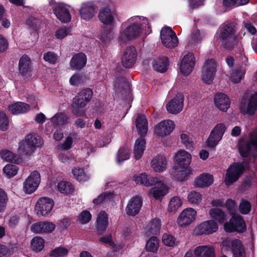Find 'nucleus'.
Segmentation results:
<instances>
[{
  "label": "nucleus",
  "mask_w": 257,
  "mask_h": 257,
  "mask_svg": "<svg viewBox=\"0 0 257 257\" xmlns=\"http://www.w3.org/2000/svg\"><path fill=\"white\" fill-rule=\"evenodd\" d=\"M133 180L138 184L147 187L155 185L151 189L150 194L156 200H161L168 193L166 186L157 177H153L146 173H142L140 176H134Z\"/></svg>",
  "instance_id": "nucleus-1"
},
{
  "label": "nucleus",
  "mask_w": 257,
  "mask_h": 257,
  "mask_svg": "<svg viewBox=\"0 0 257 257\" xmlns=\"http://www.w3.org/2000/svg\"><path fill=\"white\" fill-rule=\"evenodd\" d=\"M136 126L140 138L135 143L134 154L137 160H140L146 149V140L144 137L148 131V120L144 114H139L136 119Z\"/></svg>",
  "instance_id": "nucleus-2"
},
{
  "label": "nucleus",
  "mask_w": 257,
  "mask_h": 257,
  "mask_svg": "<svg viewBox=\"0 0 257 257\" xmlns=\"http://www.w3.org/2000/svg\"><path fill=\"white\" fill-rule=\"evenodd\" d=\"M237 29L233 23L223 24L220 28L219 38L223 47L232 50L239 42V37L236 34Z\"/></svg>",
  "instance_id": "nucleus-3"
},
{
  "label": "nucleus",
  "mask_w": 257,
  "mask_h": 257,
  "mask_svg": "<svg viewBox=\"0 0 257 257\" xmlns=\"http://www.w3.org/2000/svg\"><path fill=\"white\" fill-rule=\"evenodd\" d=\"M93 93L91 89H83L73 99L71 104L72 112L77 116H82L85 114L84 108L91 100Z\"/></svg>",
  "instance_id": "nucleus-4"
},
{
  "label": "nucleus",
  "mask_w": 257,
  "mask_h": 257,
  "mask_svg": "<svg viewBox=\"0 0 257 257\" xmlns=\"http://www.w3.org/2000/svg\"><path fill=\"white\" fill-rule=\"evenodd\" d=\"M43 145V140L40 136L30 133L26 136L24 141L20 143L19 150L22 154L30 156Z\"/></svg>",
  "instance_id": "nucleus-5"
},
{
  "label": "nucleus",
  "mask_w": 257,
  "mask_h": 257,
  "mask_svg": "<svg viewBox=\"0 0 257 257\" xmlns=\"http://www.w3.org/2000/svg\"><path fill=\"white\" fill-rule=\"evenodd\" d=\"M245 170L243 163L233 162L229 165L226 171L224 183L229 186L237 181Z\"/></svg>",
  "instance_id": "nucleus-6"
},
{
  "label": "nucleus",
  "mask_w": 257,
  "mask_h": 257,
  "mask_svg": "<svg viewBox=\"0 0 257 257\" xmlns=\"http://www.w3.org/2000/svg\"><path fill=\"white\" fill-rule=\"evenodd\" d=\"M226 131V126L223 123L216 124L210 132L208 138L205 141L204 144L209 149H215L222 140Z\"/></svg>",
  "instance_id": "nucleus-7"
},
{
  "label": "nucleus",
  "mask_w": 257,
  "mask_h": 257,
  "mask_svg": "<svg viewBox=\"0 0 257 257\" xmlns=\"http://www.w3.org/2000/svg\"><path fill=\"white\" fill-rule=\"evenodd\" d=\"M224 229L227 232H237L243 233L246 230V226L243 218L239 215L233 214L229 222H226L224 224Z\"/></svg>",
  "instance_id": "nucleus-8"
},
{
  "label": "nucleus",
  "mask_w": 257,
  "mask_h": 257,
  "mask_svg": "<svg viewBox=\"0 0 257 257\" xmlns=\"http://www.w3.org/2000/svg\"><path fill=\"white\" fill-rule=\"evenodd\" d=\"M142 32L140 23H134L120 32L119 40L120 42L126 43L139 37Z\"/></svg>",
  "instance_id": "nucleus-9"
},
{
  "label": "nucleus",
  "mask_w": 257,
  "mask_h": 257,
  "mask_svg": "<svg viewBox=\"0 0 257 257\" xmlns=\"http://www.w3.org/2000/svg\"><path fill=\"white\" fill-rule=\"evenodd\" d=\"M255 136L256 132H253L250 134L248 141L239 144L238 151L242 157L247 158L250 156L252 146L257 150V138Z\"/></svg>",
  "instance_id": "nucleus-10"
},
{
  "label": "nucleus",
  "mask_w": 257,
  "mask_h": 257,
  "mask_svg": "<svg viewBox=\"0 0 257 257\" xmlns=\"http://www.w3.org/2000/svg\"><path fill=\"white\" fill-rule=\"evenodd\" d=\"M40 175L38 171L33 172L24 182L23 190L27 194H31L38 188L40 183Z\"/></svg>",
  "instance_id": "nucleus-11"
},
{
  "label": "nucleus",
  "mask_w": 257,
  "mask_h": 257,
  "mask_svg": "<svg viewBox=\"0 0 257 257\" xmlns=\"http://www.w3.org/2000/svg\"><path fill=\"white\" fill-rule=\"evenodd\" d=\"M54 205V201L52 199L48 197H42L38 200L35 210L38 215L46 216L51 211Z\"/></svg>",
  "instance_id": "nucleus-12"
},
{
  "label": "nucleus",
  "mask_w": 257,
  "mask_h": 257,
  "mask_svg": "<svg viewBox=\"0 0 257 257\" xmlns=\"http://www.w3.org/2000/svg\"><path fill=\"white\" fill-rule=\"evenodd\" d=\"M56 225L53 222L48 221H38L32 224L31 231L36 234H48L52 232Z\"/></svg>",
  "instance_id": "nucleus-13"
},
{
  "label": "nucleus",
  "mask_w": 257,
  "mask_h": 257,
  "mask_svg": "<svg viewBox=\"0 0 257 257\" xmlns=\"http://www.w3.org/2000/svg\"><path fill=\"white\" fill-rule=\"evenodd\" d=\"M184 96L182 93H178L166 105L167 111L172 114H177L183 108Z\"/></svg>",
  "instance_id": "nucleus-14"
},
{
  "label": "nucleus",
  "mask_w": 257,
  "mask_h": 257,
  "mask_svg": "<svg viewBox=\"0 0 257 257\" xmlns=\"http://www.w3.org/2000/svg\"><path fill=\"white\" fill-rule=\"evenodd\" d=\"M216 71V65L214 59H208L206 61L203 73L202 80L207 84H210L214 78Z\"/></svg>",
  "instance_id": "nucleus-15"
},
{
  "label": "nucleus",
  "mask_w": 257,
  "mask_h": 257,
  "mask_svg": "<svg viewBox=\"0 0 257 257\" xmlns=\"http://www.w3.org/2000/svg\"><path fill=\"white\" fill-rule=\"evenodd\" d=\"M196 216V210L192 208H187L180 214L177 218V223L180 226L185 227L192 223Z\"/></svg>",
  "instance_id": "nucleus-16"
},
{
  "label": "nucleus",
  "mask_w": 257,
  "mask_h": 257,
  "mask_svg": "<svg viewBox=\"0 0 257 257\" xmlns=\"http://www.w3.org/2000/svg\"><path fill=\"white\" fill-rule=\"evenodd\" d=\"M175 123L171 120H164L160 122L155 127L154 131L159 137L169 135L175 128Z\"/></svg>",
  "instance_id": "nucleus-17"
},
{
  "label": "nucleus",
  "mask_w": 257,
  "mask_h": 257,
  "mask_svg": "<svg viewBox=\"0 0 257 257\" xmlns=\"http://www.w3.org/2000/svg\"><path fill=\"white\" fill-rule=\"evenodd\" d=\"M137 57L136 48L133 46L127 47L121 58L122 65L126 68H131L135 63Z\"/></svg>",
  "instance_id": "nucleus-18"
},
{
  "label": "nucleus",
  "mask_w": 257,
  "mask_h": 257,
  "mask_svg": "<svg viewBox=\"0 0 257 257\" xmlns=\"http://www.w3.org/2000/svg\"><path fill=\"white\" fill-rule=\"evenodd\" d=\"M195 63V57L192 53H188L185 55L180 66L181 72L184 76H188L192 71Z\"/></svg>",
  "instance_id": "nucleus-19"
},
{
  "label": "nucleus",
  "mask_w": 257,
  "mask_h": 257,
  "mask_svg": "<svg viewBox=\"0 0 257 257\" xmlns=\"http://www.w3.org/2000/svg\"><path fill=\"white\" fill-rule=\"evenodd\" d=\"M87 61V56L83 52H79L73 55L70 59L69 65L74 70H81L86 65Z\"/></svg>",
  "instance_id": "nucleus-20"
},
{
  "label": "nucleus",
  "mask_w": 257,
  "mask_h": 257,
  "mask_svg": "<svg viewBox=\"0 0 257 257\" xmlns=\"http://www.w3.org/2000/svg\"><path fill=\"white\" fill-rule=\"evenodd\" d=\"M97 6L91 3H83L79 10L80 17L85 21H89L93 18L96 13Z\"/></svg>",
  "instance_id": "nucleus-21"
},
{
  "label": "nucleus",
  "mask_w": 257,
  "mask_h": 257,
  "mask_svg": "<svg viewBox=\"0 0 257 257\" xmlns=\"http://www.w3.org/2000/svg\"><path fill=\"white\" fill-rule=\"evenodd\" d=\"M53 10L57 19L62 23H68L71 21V16L70 12L63 5L57 4Z\"/></svg>",
  "instance_id": "nucleus-22"
},
{
  "label": "nucleus",
  "mask_w": 257,
  "mask_h": 257,
  "mask_svg": "<svg viewBox=\"0 0 257 257\" xmlns=\"http://www.w3.org/2000/svg\"><path fill=\"white\" fill-rule=\"evenodd\" d=\"M218 229V224L213 220L204 221L197 227L198 233L200 234H212L216 232Z\"/></svg>",
  "instance_id": "nucleus-23"
},
{
  "label": "nucleus",
  "mask_w": 257,
  "mask_h": 257,
  "mask_svg": "<svg viewBox=\"0 0 257 257\" xmlns=\"http://www.w3.org/2000/svg\"><path fill=\"white\" fill-rule=\"evenodd\" d=\"M142 200L139 196L133 197L128 202L126 208V214L130 216H135L139 213L142 206Z\"/></svg>",
  "instance_id": "nucleus-24"
},
{
  "label": "nucleus",
  "mask_w": 257,
  "mask_h": 257,
  "mask_svg": "<svg viewBox=\"0 0 257 257\" xmlns=\"http://www.w3.org/2000/svg\"><path fill=\"white\" fill-rule=\"evenodd\" d=\"M214 104L222 111H226L229 108L230 100L228 96L223 93H218L214 96Z\"/></svg>",
  "instance_id": "nucleus-25"
},
{
  "label": "nucleus",
  "mask_w": 257,
  "mask_h": 257,
  "mask_svg": "<svg viewBox=\"0 0 257 257\" xmlns=\"http://www.w3.org/2000/svg\"><path fill=\"white\" fill-rule=\"evenodd\" d=\"M32 61L27 55L24 54L20 58L19 62V71L21 75L24 77L27 76L31 72Z\"/></svg>",
  "instance_id": "nucleus-26"
},
{
  "label": "nucleus",
  "mask_w": 257,
  "mask_h": 257,
  "mask_svg": "<svg viewBox=\"0 0 257 257\" xmlns=\"http://www.w3.org/2000/svg\"><path fill=\"white\" fill-rule=\"evenodd\" d=\"M175 160L180 169H187L191 161V155L184 150L180 151L175 156Z\"/></svg>",
  "instance_id": "nucleus-27"
},
{
  "label": "nucleus",
  "mask_w": 257,
  "mask_h": 257,
  "mask_svg": "<svg viewBox=\"0 0 257 257\" xmlns=\"http://www.w3.org/2000/svg\"><path fill=\"white\" fill-rule=\"evenodd\" d=\"M108 225V221L107 213L104 211H100L96 220V229L97 234H103L105 231Z\"/></svg>",
  "instance_id": "nucleus-28"
},
{
  "label": "nucleus",
  "mask_w": 257,
  "mask_h": 257,
  "mask_svg": "<svg viewBox=\"0 0 257 257\" xmlns=\"http://www.w3.org/2000/svg\"><path fill=\"white\" fill-rule=\"evenodd\" d=\"M167 164L166 158L162 155H157L151 161V166L156 172L164 171L166 169Z\"/></svg>",
  "instance_id": "nucleus-29"
},
{
  "label": "nucleus",
  "mask_w": 257,
  "mask_h": 257,
  "mask_svg": "<svg viewBox=\"0 0 257 257\" xmlns=\"http://www.w3.org/2000/svg\"><path fill=\"white\" fill-rule=\"evenodd\" d=\"M169 60L167 57H158L154 60L153 67L154 70L160 73H164L168 70Z\"/></svg>",
  "instance_id": "nucleus-30"
},
{
  "label": "nucleus",
  "mask_w": 257,
  "mask_h": 257,
  "mask_svg": "<svg viewBox=\"0 0 257 257\" xmlns=\"http://www.w3.org/2000/svg\"><path fill=\"white\" fill-rule=\"evenodd\" d=\"M9 110L13 114L25 113L30 109L29 104L23 102H17L9 106Z\"/></svg>",
  "instance_id": "nucleus-31"
},
{
  "label": "nucleus",
  "mask_w": 257,
  "mask_h": 257,
  "mask_svg": "<svg viewBox=\"0 0 257 257\" xmlns=\"http://www.w3.org/2000/svg\"><path fill=\"white\" fill-rule=\"evenodd\" d=\"M98 19L105 25L111 24L114 21V17L110 9L106 7L101 9L98 14Z\"/></svg>",
  "instance_id": "nucleus-32"
},
{
  "label": "nucleus",
  "mask_w": 257,
  "mask_h": 257,
  "mask_svg": "<svg viewBox=\"0 0 257 257\" xmlns=\"http://www.w3.org/2000/svg\"><path fill=\"white\" fill-rule=\"evenodd\" d=\"M213 183L212 175L207 173H203L197 177L194 183L196 187L203 188L211 185Z\"/></svg>",
  "instance_id": "nucleus-33"
},
{
  "label": "nucleus",
  "mask_w": 257,
  "mask_h": 257,
  "mask_svg": "<svg viewBox=\"0 0 257 257\" xmlns=\"http://www.w3.org/2000/svg\"><path fill=\"white\" fill-rule=\"evenodd\" d=\"M231 246L233 257H245L244 247L239 239L232 240Z\"/></svg>",
  "instance_id": "nucleus-34"
},
{
  "label": "nucleus",
  "mask_w": 257,
  "mask_h": 257,
  "mask_svg": "<svg viewBox=\"0 0 257 257\" xmlns=\"http://www.w3.org/2000/svg\"><path fill=\"white\" fill-rule=\"evenodd\" d=\"M209 215L215 222H217L220 224L225 223L227 218L224 211L221 209L215 207L211 208L209 210Z\"/></svg>",
  "instance_id": "nucleus-35"
},
{
  "label": "nucleus",
  "mask_w": 257,
  "mask_h": 257,
  "mask_svg": "<svg viewBox=\"0 0 257 257\" xmlns=\"http://www.w3.org/2000/svg\"><path fill=\"white\" fill-rule=\"evenodd\" d=\"M194 254L197 256L215 257L214 248L207 246H199L196 247Z\"/></svg>",
  "instance_id": "nucleus-36"
},
{
  "label": "nucleus",
  "mask_w": 257,
  "mask_h": 257,
  "mask_svg": "<svg viewBox=\"0 0 257 257\" xmlns=\"http://www.w3.org/2000/svg\"><path fill=\"white\" fill-rule=\"evenodd\" d=\"M171 175L174 180L179 182L187 180L188 177L186 169H180L176 165L173 166Z\"/></svg>",
  "instance_id": "nucleus-37"
},
{
  "label": "nucleus",
  "mask_w": 257,
  "mask_h": 257,
  "mask_svg": "<svg viewBox=\"0 0 257 257\" xmlns=\"http://www.w3.org/2000/svg\"><path fill=\"white\" fill-rule=\"evenodd\" d=\"M72 173L75 178L79 182L87 181L90 178L89 175L83 168H74L72 169Z\"/></svg>",
  "instance_id": "nucleus-38"
},
{
  "label": "nucleus",
  "mask_w": 257,
  "mask_h": 257,
  "mask_svg": "<svg viewBox=\"0 0 257 257\" xmlns=\"http://www.w3.org/2000/svg\"><path fill=\"white\" fill-rule=\"evenodd\" d=\"M69 118L63 112L56 113L51 118V121L55 126L62 125L68 123Z\"/></svg>",
  "instance_id": "nucleus-39"
},
{
  "label": "nucleus",
  "mask_w": 257,
  "mask_h": 257,
  "mask_svg": "<svg viewBox=\"0 0 257 257\" xmlns=\"http://www.w3.org/2000/svg\"><path fill=\"white\" fill-rule=\"evenodd\" d=\"M0 156L4 160L7 162L15 164H19L20 162L19 157L17 155L7 150H2L0 152Z\"/></svg>",
  "instance_id": "nucleus-40"
},
{
  "label": "nucleus",
  "mask_w": 257,
  "mask_h": 257,
  "mask_svg": "<svg viewBox=\"0 0 257 257\" xmlns=\"http://www.w3.org/2000/svg\"><path fill=\"white\" fill-rule=\"evenodd\" d=\"M87 77L84 72H80L74 74L69 79L71 85L78 86L83 84L86 80Z\"/></svg>",
  "instance_id": "nucleus-41"
},
{
  "label": "nucleus",
  "mask_w": 257,
  "mask_h": 257,
  "mask_svg": "<svg viewBox=\"0 0 257 257\" xmlns=\"http://www.w3.org/2000/svg\"><path fill=\"white\" fill-rule=\"evenodd\" d=\"M57 187L58 191L64 194H70L74 191V187L69 182L61 181L58 183Z\"/></svg>",
  "instance_id": "nucleus-42"
},
{
  "label": "nucleus",
  "mask_w": 257,
  "mask_h": 257,
  "mask_svg": "<svg viewBox=\"0 0 257 257\" xmlns=\"http://www.w3.org/2000/svg\"><path fill=\"white\" fill-rule=\"evenodd\" d=\"M159 240L156 236H152L147 241L145 248L147 251L156 252L158 249Z\"/></svg>",
  "instance_id": "nucleus-43"
},
{
  "label": "nucleus",
  "mask_w": 257,
  "mask_h": 257,
  "mask_svg": "<svg viewBox=\"0 0 257 257\" xmlns=\"http://www.w3.org/2000/svg\"><path fill=\"white\" fill-rule=\"evenodd\" d=\"M45 240L40 236H35L31 240L32 249L36 252L41 251L44 247Z\"/></svg>",
  "instance_id": "nucleus-44"
},
{
  "label": "nucleus",
  "mask_w": 257,
  "mask_h": 257,
  "mask_svg": "<svg viewBox=\"0 0 257 257\" xmlns=\"http://www.w3.org/2000/svg\"><path fill=\"white\" fill-rule=\"evenodd\" d=\"M257 108V92L251 95L247 106V113L253 115Z\"/></svg>",
  "instance_id": "nucleus-45"
},
{
  "label": "nucleus",
  "mask_w": 257,
  "mask_h": 257,
  "mask_svg": "<svg viewBox=\"0 0 257 257\" xmlns=\"http://www.w3.org/2000/svg\"><path fill=\"white\" fill-rule=\"evenodd\" d=\"M149 232L153 235H157L161 228V220L159 218L152 219L148 224Z\"/></svg>",
  "instance_id": "nucleus-46"
},
{
  "label": "nucleus",
  "mask_w": 257,
  "mask_h": 257,
  "mask_svg": "<svg viewBox=\"0 0 257 257\" xmlns=\"http://www.w3.org/2000/svg\"><path fill=\"white\" fill-rule=\"evenodd\" d=\"M129 158L130 153L126 148L124 147L120 148L117 153L116 159L117 163L120 165L123 162Z\"/></svg>",
  "instance_id": "nucleus-47"
},
{
  "label": "nucleus",
  "mask_w": 257,
  "mask_h": 257,
  "mask_svg": "<svg viewBox=\"0 0 257 257\" xmlns=\"http://www.w3.org/2000/svg\"><path fill=\"white\" fill-rule=\"evenodd\" d=\"M113 197V194L109 192H104L101 193L96 198L93 200V203L99 205L105 201L110 200Z\"/></svg>",
  "instance_id": "nucleus-48"
},
{
  "label": "nucleus",
  "mask_w": 257,
  "mask_h": 257,
  "mask_svg": "<svg viewBox=\"0 0 257 257\" xmlns=\"http://www.w3.org/2000/svg\"><path fill=\"white\" fill-rule=\"evenodd\" d=\"M162 240L163 244L166 246L172 247L178 245L176 238L169 233H164Z\"/></svg>",
  "instance_id": "nucleus-49"
},
{
  "label": "nucleus",
  "mask_w": 257,
  "mask_h": 257,
  "mask_svg": "<svg viewBox=\"0 0 257 257\" xmlns=\"http://www.w3.org/2000/svg\"><path fill=\"white\" fill-rule=\"evenodd\" d=\"M68 250L64 247L59 246L53 249L49 253L51 257H63L68 253Z\"/></svg>",
  "instance_id": "nucleus-50"
},
{
  "label": "nucleus",
  "mask_w": 257,
  "mask_h": 257,
  "mask_svg": "<svg viewBox=\"0 0 257 257\" xmlns=\"http://www.w3.org/2000/svg\"><path fill=\"white\" fill-rule=\"evenodd\" d=\"M244 74V72H243L241 67H238L233 70L231 73V79L232 82L235 83H239Z\"/></svg>",
  "instance_id": "nucleus-51"
},
{
  "label": "nucleus",
  "mask_w": 257,
  "mask_h": 257,
  "mask_svg": "<svg viewBox=\"0 0 257 257\" xmlns=\"http://www.w3.org/2000/svg\"><path fill=\"white\" fill-rule=\"evenodd\" d=\"M182 204L181 199L177 196L172 198L169 204L168 210L170 211H176Z\"/></svg>",
  "instance_id": "nucleus-52"
},
{
  "label": "nucleus",
  "mask_w": 257,
  "mask_h": 257,
  "mask_svg": "<svg viewBox=\"0 0 257 257\" xmlns=\"http://www.w3.org/2000/svg\"><path fill=\"white\" fill-rule=\"evenodd\" d=\"M187 198L189 203L198 204L202 200V195L196 191H192L188 194Z\"/></svg>",
  "instance_id": "nucleus-53"
},
{
  "label": "nucleus",
  "mask_w": 257,
  "mask_h": 257,
  "mask_svg": "<svg viewBox=\"0 0 257 257\" xmlns=\"http://www.w3.org/2000/svg\"><path fill=\"white\" fill-rule=\"evenodd\" d=\"M166 40L162 39V42L163 45L169 48H173L176 47L178 44V39L177 36L168 37Z\"/></svg>",
  "instance_id": "nucleus-54"
},
{
  "label": "nucleus",
  "mask_w": 257,
  "mask_h": 257,
  "mask_svg": "<svg viewBox=\"0 0 257 257\" xmlns=\"http://www.w3.org/2000/svg\"><path fill=\"white\" fill-rule=\"evenodd\" d=\"M9 120L8 116L2 111H0V130L6 131L9 128Z\"/></svg>",
  "instance_id": "nucleus-55"
},
{
  "label": "nucleus",
  "mask_w": 257,
  "mask_h": 257,
  "mask_svg": "<svg viewBox=\"0 0 257 257\" xmlns=\"http://www.w3.org/2000/svg\"><path fill=\"white\" fill-rule=\"evenodd\" d=\"M18 169V166L15 165L7 164L4 168L3 171L7 175L12 177L17 174Z\"/></svg>",
  "instance_id": "nucleus-56"
},
{
  "label": "nucleus",
  "mask_w": 257,
  "mask_h": 257,
  "mask_svg": "<svg viewBox=\"0 0 257 257\" xmlns=\"http://www.w3.org/2000/svg\"><path fill=\"white\" fill-rule=\"evenodd\" d=\"M91 219V214L87 210L82 211L78 217V220L83 224L88 223Z\"/></svg>",
  "instance_id": "nucleus-57"
},
{
  "label": "nucleus",
  "mask_w": 257,
  "mask_h": 257,
  "mask_svg": "<svg viewBox=\"0 0 257 257\" xmlns=\"http://www.w3.org/2000/svg\"><path fill=\"white\" fill-rule=\"evenodd\" d=\"M43 59L45 61L51 64H54L57 62L58 56L54 52L49 51L44 54Z\"/></svg>",
  "instance_id": "nucleus-58"
},
{
  "label": "nucleus",
  "mask_w": 257,
  "mask_h": 257,
  "mask_svg": "<svg viewBox=\"0 0 257 257\" xmlns=\"http://www.w3.org/2000/svg\"><path fill=\"white\" fill-rule=\"evenodd\" d=\"M182 143L186 147V149L192 150L193 147V142L191 139L189 138L188 135L183 133L180 136Z\"/></svg>",
  "instance_id": "nucleus-59"
},
{
  "label": "nucleus",
  "mask_w": 257,
  "mask_h": 257,
  "mask_svg": "<svg viewBox=\"0 0 257 257\" xmlns=\"http://www.w3.org/2000/svg\"><path fill=\"white\" fill-rule=\"evenodd\" d=\"M239 209L242 214H247L250 211L251 204L248 201L242 199L239 204Z\"/></svg>",
  "instance_id": "nucleus-60"
},
{
  "label": "nucleus",
  "mask_w": 257,
  "mask_h": 257,
  "mask_svg": "<svg viewBox=\"0 0 257 257\" xmlns=\"http://www.w3.org/2000/svg\"><path fill=\"white\" fill-rule=\"evenodd\" d=\"M176 35L175 32L171 28L168 27H164L160 32L161 40H166V38L173 37Z\"/></svg>",
  "instance_id": "nucleus-61"
},
{
  "label": "nucleus",
  "mask_w": 257,
  "mask_h": 257,
  "mask_svg": "<svg viewBox=\"0 0 257 257\" xmlns=\"http://www.w3.org/2000/svg\"><path fill=\"white\" fill-rule=\"evenodd\" d=\"M8 201L7 193L3 189L0 188V212L6 208Z\"/></svg>",
  "instance_id": "nucleus-62"
},
{
  "label": "nucleus",
  "mask_w": 257,
  "mask_h": 257,
  "mask_svg": "<svg viewBox=\"0 0 257 257\" xmlns=\"http://www.w3.org/2000/svg\"><path fill=\"white\" fill-rule=\"evenodd\" d=\"M242 29H245L246 31L251 35H255L257 32L256 29L254 26L248 21H244L243 22Z\"/></svg>",
  "instance_id": "nucleus-63"
},
{
  "label": "nucleus",
  "mask_w": 257,
  "mask_h": 257,
  "mask_svg": "<svg viewBox=\"0 0 257 257\" xmlns=\"http://www.w3.org/2000/svg\"><path fill=\"white\" fill-rule=\"evenodd\" d=\"M69 32L70 29L68 27L61 28L56 31L55 36L58 39H62L69 34Z\"/></svg>",
  "instance_id": "nucleus-64"
}]
</instances>
